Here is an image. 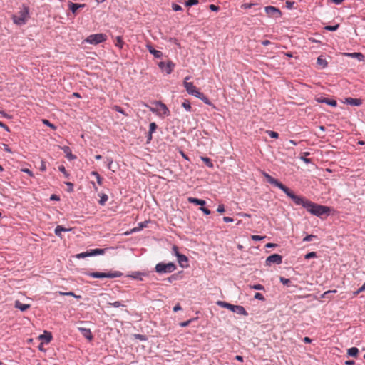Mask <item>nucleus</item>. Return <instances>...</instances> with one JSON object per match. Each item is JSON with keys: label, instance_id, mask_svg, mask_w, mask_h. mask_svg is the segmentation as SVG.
<instances>
[{"label": "nucleus", "instance_id": "f257e3e1", "mask_svg": "<svg viewBox=\"0 0 365 365\" xmlns=\"http://www.w3.org/2000/svg\"><path fill=\"white\" fill-rule=\"evenodd\" d=\"M263 175L268 182L282 190L289 197H290L294 201L297 205H302L304 208H307V204L309 203V200L295 195L289 188L286 187L284 185L272 177L268 173H264Z\"/></svg>", "mask_w": 365, "mask_h": 365}, {"label": "nucleus", "instance_id": "f03ea898", "mask_svg": "<svg viewBox=\"0 0 365 365\" xmlns=\"http://www.w3.org/2000/svg\"><path fill=\"white\" fill-rule=\"evenodd\" d=\"M307 210L310 212L312 215H314L317 217H322V215L328 216L330 214L331 208L327 206L318 205L312 201H309V203L307 204Z\"/></svg>", "mask_w": 365, "mask_h": 365}, {"label": "nucleus", "instance_id": "7ed1b4c3", "mask_svg": "<svg viewBox=\"0 0 365 365\" xmlns=\"http://www.w3.org/2000/svg\"><path fill=\"white\" fill-rule=\"evenodd\" d=\"M29 19V9L28 6H23V8L17 14L12 16L14 23L18 26L24 25Z\"/></svg>", "mask_w": 365, "mask_h": 365}, {"label": "nucleus", "instance_id": "20e7f679", "mask_svg": "<svg viewBox=\"0 0 365 365\" xmlns=\"http://www.w3.org/2000/svg\"><path fill=\"white\" fill-rule=\"evenodd\" d=\"M155 272L159 274L171 273L176 269V265L173 262L158 263L155 267Z\"/></svg>", "mask_w": 365, "mask_h": 365}, {"label": "nucleus", "instance_id": "39448f33", "mask_svg": "<svg viewBox=\"0 0 365 365\" xmlns=\"http://www.w3.org/2000/svg\"><path fill=\"white\" fill-rule=\"evenodd\" d=\"M93 278H115L120 277L123 273L119 271H114L110 272H91L88 274Z\"/></svg>", "mask_w": 365, "mask_h": 365}, {"label": "nucleus", "instance_id": "423d86ee", "mask_svg": "<svg viewBox=\"0 0 365 365\" xmlns=\"http://www.w3.org/2000/svg\"><path fill=\"white\" fill-rule=\"evenodd\" d=\"M107 36L104 34H95L88 36L85 41L92 45H97L106 41Z\"/></svg>", "mask_w": 365, "mask_h": 365}, {"label": "nucleus", "instance_id": "0eeeda50", "mask_svg": "<svg viewBox=\"0 0 365 365\" xmlns=\"http://www.w3.org/2000/svg\"><path fill=\"white\" fill-rule=\"evenodd\" d=\"M188 79H190V77L187 76L183 83L184 87L185 88L187 92L190 95H192V96H194L195 97H196L197 96V94H199L200 91L197 90L196 86H194V84L192 83L187 81V80H188Z\"/></svg>", "mask_w": 365, "mask_h": 365}, {"label": "nucleus", "instance_id": "6e6552de", "mask_svg": "<svg viewBox=\"0 0 365 365\" xmlns=\"http://www.w3.org/2000/svg\"><path fill=\"white\" fill-rule=\"evenodd\" d=\"M267 14L270 17L280 18L282 16V11L277 7L272 6H267L264 9Z\"/></svg>", "mask_w": 365, "mask_h": 365}, {"label": "nucleus", "instance_id": "1a4fd4ad", "mask_svg": "<svg viewBox=\"0 0 365 365\" xmlns=\"http://www.w3.org/2000/svg\"><path fill=\"white\" fill-rule=\"evenodd\" d=\"M158 66L163 71H165L166 74H170L174 69L175 63L171 61H168L166 63L160 61L158 63Z\"/></svg>", "mask_w": 365, "mask_h": 365}, {"label": "nucleus", "instance_id": "9d476101", "mask_svg": "<svg viewBox=\"0 0 365 365\" xmlns=\"http://www.w3.org/2000/svg\"><path fill=\"white\" fill-rule=\"evenodd\" d=\"M155 105L156 110L158 111L160 115H164L166 116L170 115V110L165 104L161 101H156Z\"/></svg>", "mask_w": 365, "mask_h": 365}, {"label": "nucleus", "instance_id": "9b49d317", "mask_svg": "<svg viewBox=\"0 0 365 365\" xmlns=\"http://www.w3.org/2000/svg\"><path fill=\"white\" fill-rule=\"evenodd\" d=\"M282 262V257L278 254H273L269 256L266 259V264L270 265L272 264H280Z\"/></svg>", "mask_w": 365, "mask_h": 365}, {"label": "nucleus", "instance_id": "f8f14e48", "mask_svg": "<svg viewBox=\"0 0 365 365\" xmlns=\"http://www.w3.org/2000/svg\"><path fill=\"white\" fill-rule=\"evenodd\" d=\"M316 101L318 103H326V104L329 105L333 107H336L337 106L336 101H335L334 99H329V98H327L325 97H319V98H316Z\"/></svg>", "mask_w": 365, "mask_h": 365}, {"label": "nucleus", "instance_id": "ddd939ff", "mask_svg": "<svg viewBox=\"0 0 365 365\" xmlns=\"http://www.w3.org/2000/svg\"><path fill=\"white\" fill-rule=\"evenodd\" d=\"M230 311L233 312H236L239 314L243 315V316H247L248 313L245 310V309L242 306L240 305H233L232 306Z\"/></svg>", "mask_w": 365, "mask_h": 365}, {"label": "nucleus", "instance_id": "4468645a", "mask_svg": "<svg viewBox=\"0 0 365 365\" xmlns=\"http://www.w3.org/2000/svg\"><path fill=\"white\" fill-rule=\"evenodd\" d=\"M78 330L81 332L82 335L89 341H91L93 336L89 329L84 327H78Z\"/></svg>", "mask_w": 365, "mask_h": 365}, {"label": "nucleus", "instance_id": "2eb2a0df", "mask_svg": "<svg viewBox=\"0 0 365 365\" xmlns=\"http://www.w3.org/2000/svg\"><path fill=\"white\" fill-rule=\"evenodd\" d=\"M345 102L351 106H359L362 104V100L360 98H346Z\"/></svg>", "mask_w": 365, "mask_h": 365}, {"label": "nucleus", "instance_id": "dca6fc26", "mask_svg": "<svg viewBox=\"0 0 365 365\" xmlns=\"http://www.w3.org/2000/svg\"><path fill=\"white\" fill-rule=\"evenodd\" d=\"M147 48L149 52L153 54L155 58H160L163 56V53L160 51L155 49L152 46L147 45Z\"/></svg>", "mask_w": 365, "mask_h": 365}, {"label": "nucleus", "instance_id": "f3484780", "mask_svg": "<svg viewBox=\"0 0 365 365\" xmlns=\"http://www.w3.org/2000/svg\"><path fill=\"white\" fill-rule=\"evenodd\" d=\"M63 152L66 154V157L69 160H72L76 158V156L73 155L71 153V150L68 146H64L61 148Z\"/></svg>", "mask_w": 365, "mask_h": 365}, {"label": "nucleus", "instance_id": "a211bd4d", "mask_svg": "<svg viewBox=\"0 0 365 365\" xmlns=\"http://www.w3.org/2000/svg\"><path fill=\"white\" fill-rule=\"evenodd\" d=\"M68 6H69L70 10L72 11V13L75 14L76 12V11L79 8L84 7L85 4H76V3H73L71 1H69Z\"/></svg>", "mask_w": 365, "mask_h": 365}, {"label": "nucleus", "instance_id": "6ab92c4d", "mask_svg": "<svg viewBox=\"0 0 365 365\" xmlns=\"http://www.w3.org/2000/svg\"><path fill=\"white\" fill-rule=\"evenodd\" d=\"M15 307L20 309L22 312H24L30 308V304H22L19 301L16 300L15 302Z\"/></svg>", "mask_w": 365, "mask_h": 365}, {"label": "nucleus", "instance_id": "aec40b11", "mask_svg": "<svg viewBox=\"0 0 365 365\" xmlns=\"http://www.w3.org/2000/svg\"><path fill=\"white\" fill-rule=\"evenodd\" d=\"M188 201L190 203L197 205H201V206H204L206 204L205 200H201V199L195 198V197H189Z\"/></svg>", "mask_w": 365, "mask_h": 365}, {"label": "nucleus", "instance_id": "412c9836", "mask_svg": "<svg viewBox=\"0 0 365 365\" xmlns=\"http://www.w3.org/2000/svg\"><path fill=\"white\" fill-rule=\"evenodd\" d=\"M39 339L43 340L46 344L49 343L52 339L51 334L47 331H45L44 334L40 335Z\"/></svg>", "mask_w": 365, "mask_h": 365}, {"label": "nucleus", "instance_id": "4be33fe9", "mask_svg": "<svg viewBox=\"0 0 365 365\" xmlns=\"http://www.w3.org/2000/svg\"><path fill=\"white\" fill-rule=\"evenodd\" d=\"M71 229L70 228H65L63 227V226L61 225H58L56 226V227L55 228V234L57 235V236H59L61 237V232H67V231H70Z\"/></svg>", "mask_w": 365, "mask_h": 365}, {"label": "nucleus", "instance_id": "5701e85b", "mask_svg": "<svg viewBox=\"0 0 365 365\" xmlns=\"http://www.w3.org/2000/svg\"><path fill=\"white\" fill-rule=\"evenodd\" d=\"M196 98L202 100L207 105H212L209 98L203 93L199 92V94H197Z\"/></svg>", "mask_w": 365, "mask_h": 365}, {"label": "nucleus", "instance_id": "b1692460", "mask_svg": "<svg viewBox=\"0 0 365 365\" xmlns=\"http://www.w3.org/2000/svg\"><path fill=\"white\" fill-rule=\"evenodd\" d=\"M317 63L319 66H320L322 68H324L327 66V60L323 58L322 56H319L318 58H317Z\"/></svg>", "mask_w": 365, "mask_h": 365}, {"label": "nucleus", "instance_id": "393cba45", "mask_svg": "<svg viewBox=\"0 0 365 365\" xmlns=\"http://www.w3.org/2000/svg\"><path fill=\"white\" fill-rule=\"evenodd\" d=\"M177 257H178V261L179 264L182 267H184L183 263L187 262V257L184 255L177 253Z\"/></svg>", "mask_w": 365, "mask_h": 365}, {"label": "nucleus", "instance_id": "a878e982", "mask_svg": "<svg viewBox=\"0 0 365 365\" xmlns=\"http://www.w3.org/2000/svg\"><path fill=\"white\" fill-rule=\"evenodd\" d=\"M347 353L350 356L356 357L359 354V349L356 347H351L348 349Z\"/></svg>", "mask_w": 365, "mask_h": 365}, {"label": "nucleus", "instance_id": "bb28decb", "mask_svg": "<svg viewBox=\"0 0 365 365\" xmlns=\"http://www.w3.org/2000/svg\"><path fill=\"white\" fill-rule=\"evenodd\" d=\"M91 256L98 255H103L105 253V250L103 249H93L90 251Z\"/></svg>", "mask_w": 365, "mask_h": 365}, {"label": "nucleus", "instance_id": "cd10ccee", "mask_svg": "<svg viewBox=\"0 0 365 365\" xmlns=\"http://www.w3.org/2000/svg\"><path fill=\"white\" fill-rule=\"evenodd\" d=\"M217 304L221 307H223V308H226V309H228L230 310L232 304L228 303V302H224V301H217Z\"/></svg>", "mask_w": 365, "mask_h": 365}, {"label": "nucleus", "instance_id": "c85d7f7f", "mask_svg": "<svg viewBox=\"0 0 365 365\" xmlns=\"http://www.w3.org/2000/svg\"><path fill=\"white\" fill-rule=\"evenodd\" d=\"M217 304L221 307H223V308H226V309H228L230 310L232 304L228 303V302H224V301H217Z\"/></svg>", "mask_w": 365, "mask_h": 365}, {"label": "nucleus", "instance_id": "c756f323", "mask_svg": "<svg viewBox=\"0 0 365 365\" xmlns=\"http://www.w3.org/2000/svg\"><path fill=\"white\" fill-rule=\"evenodd\" d=\"M91 175L95 176V178H96V180H97V182H98V184L99 185H102V183H103V178L101 177V175L98 174V172H96V171H92V172L91 173Z\"/></svg>", "mask_w": 365, "mask_h": 365}, {"label": "nucleus", "instance_id": "7c9ffc66", "mask_svg": "<svg viewBox=\"0 0 365 365\" xmlns=\"http://www.w3.org/2000/svg\"><path fill=\"white\" fill-rule=\"evenodd\" d=\"M156 128L157 125L155 124V123H150L148 137H152V134L155 130Z\"/></svg>", "mask_w": 365, "mask_h": 365}, {"label": "nucleus", "instance_id": "2f4dec72", "mask_svg": "<svg viewBox=\"0 0 365 365\" xmlns=\"http://www.w3.org/2000/svg\"><path fill=\"white\" fill-rule=\"evenodd\" d=\"M201 160L205 163V164L208 166L209 168L213 167V163L212 160L207 157H201Z\"/></svg>", "mask_w": 365, "mask_h": 365}, {"label": "nucleus", "instance_id": "473e14b6", "mask_svg": "<svg viewBox=\"0 0 365 365\" xmlns=\"http://www.w3.org/2000/svg\"><path fill=\"white\" fill-rule=\"evenodd\" d=\"M182 106L187 110V111H189L190 112L191 111V106H190V103L188 100H185L182 103Z\"/></svg>", "mask_w": 365, "mask_h": 365}, {"label": "nucleus", "instance_id": "72a5a7b5", "mask_svg": "<svg viewBox=\"0 0 365 365\" xmlns=\"http://www.w3.org/2000/svg\"><path fill=\"white\" fill-rule=\"evenodd\" d=\"M124 42L121 36L116 37L115 46L122 48L123 46Z\"/></svg>", "mask_w": 365, "mask_h": 365}, {"label": "nucleus", "instance_id": "f704fd0d", "mask_svg": "<svg viewBox=\"0 0 365 365\" xmlns=\"http://www.w3.org/2000/svg\"><path fill=\"white\" fill-rule=\"evenodd\" d=\"M346 55L349 56L356 57L359 61H361L364 58V55L361 53H346Z\"/></svg>", "mask_w": 365, "mask_h": 365}, {"label": "nucleus", "instance_id": "c9c22d12", "mask_svg": "<svg viewBox=\"0 0 365 365\" xmlns=\"http://www.w3.org/2000/svg\"><path fill=\"white\" fill-rule=\"evenodd\" d=\"M339 27V24H336V25H333V26H326L324 27V29L329 31H335L338 29Z\"/></svg>", "mask_w": 365, "mask_h": 365}, {"label": "nucleus", "instance_id": "e433bc0d", "mask_svg": "<svg viewBox=\"0 0 365 365\" xmlns=\"http://www.w3.org/2000/svg\"><path fill=\"white\" fill-rule=\"evenodd\" d=\"M198 2V0H187L185 4L186 6L190 7L194 5H197Z\"/></svg>", "mask_w": 365, "mask_h": 365}, {"label": "nucleus", "instance_id": "4c0bfd02", "mask_svg": "<svg viewBox=\"0 0 365 365\" xmlns=\"http://www.w3.org/2000/svg\"><path fill=\"white\" fill-rule=\"evenodd\" d=\"M86 257H91V254H90L89 251L81 252L76 255L77 258H84Z\"/></svg>", "mask_w": 365, "mask_h": 365}, {"label": "nucleus", "instance_id": "58836bf2", "mask_svg": "<svg viewBox=\"0 0 365 365\" xmlns=\"http://www.w3.org/2000/svg\"><path fill=\"white\" fill-rule=\"evenodd\" d=\"M108 196L106 194H103L101 196V199L99 200V204L101 205H103L106 203V202L108 200Z\"/></svg>", "mask_w": 365, "mask_h": 365}, {"label": "nucleus", "instance_id": "ea45409f", "mask_svg": "<svg viewBox=\"0 0 365 365\" xmlns=\"http://www.w3.org/2000/svg\"><path fill=\"white\" fill-rule=\"evenodd\" d=\"M59 294L60 295H66V296H72V297H74L76 298H80L81 296H77L73 292H59Z\"/></svg>", "mask_w": 365, "mask_h": 365}, {"label": "nucleus", "instance_id": "a19ab883", "mask_svg": "<svg viewBox=\"0 0 365 365\" xmlns=\"http://www.w3.org/2000/svg\"><path fill=\"white\" fill-rule=\"evenodd\" d=\"M317 257V253L315 252H311L305 255L304 258L306 259H309L311 258H314Z\"/></svg>", "mask_w": 365, "mask_h": 365}, {"label": "nucleus", "instance_id": "79ce46f5", "mask_svg": "<svg viewBox=\"0 0 365 365\" xmlns=\"http://www.w3.org/2000/svg\"><path fill=\"white\" fill-rule=\"evenodd\" d=\"M58 170H59V171H61L65 175L66 178L68 177L69 175L67 173V171H66V168H65V167L63 165H60L58 167Z\"/></svg>", "mask_w": 365, "mask_h": 365}, {"label": "nucleus", "instance_id": "37998d69", "mask_svg": "<svg viewBox=\"0 0 365 365\" xmlns=\"http://www.w3.org/2000/svg\"><path fill=\"white\" fill-rule=\"evenodd\" d=\"M317 237V236L315 235H307L304 239H303V241L304 242H309V241H312L314 239H315Z\"/></svg>", "mask_w": 365, "mask_h": 365}, {"label": "nucleus", "instance_id": "c03bdc74", "mask_svg": "<svg viewBox=\"0 0 365 365\" xmlns=\"http://www.w3.org/2000/svg\"><path fill=\"white\" fill-rule=\"evenodd\" d=\"M250 287H251V289H256V290H263L264 289V286H262V284H259L250 286Z\"/></svg>", "mask_w": 365, "mask_h": 365}, {"label": "nucleus", "instance_id": "a18cd8bd", "mask_svg": "<svg viewBox=\"0 0 365 365\" xmlns=\"http://www.w3.org/2000/svg\"><path fill=\"white\" fill-rule=\"evenodd\" d=\"M172 9L175 11H182V7L180 5L177 4H172Z\"/></svg>", "mask_w": 365, "mask_h": 365}, {"label": "nucleus", "instance_id": "49530a36", "mask_svg": "<svg viewBox=\"0 0 365 365\" xmlns=\"http://www.w3.org/2000/svg\"><path fill=\"white\" fill-rule=\"evenodd\" d=\"M264 238H265V236H260V235H252L251 239L255 241L262 240Z\"/></svg>", "mask_w": 365, "mask_h": 365}, {"label": "nucleus", "instance_id": "de8ad7c7", "mask_svg": "<svg viewBox=\"0 0 365 365\" xmlns=\"http://www.w3.org/2000/svg\"><path fill=\"white\" fill-rule=\"evenodd\" d=\"M255 298L261 301H264L265 299L264 296L259 292L255 293Z\"/></svg>", "mask_w": 365, "mask_h": 365}, {"label": "nucleus", "instance_id": "09e8293b", "mask_svg": "<svg viewBox=\"0 0 365 365\" xmlns=\"http://www.w3.org/2000/svg\"><path fill=\"white\" fill-rule=\"evenodd\" d=\"M109 305L110 306H113L114 307H120L121 306H124L123 304H122L120 302L117 301V302H109L108 303Z\"/></svg>", "mask_w": 365, "mask_h": 365}, {"label": "nucleus", "instance_id": "8fccbe9b", "mask_svg": "<svg viewBox=\"0 0 365 365\" xmlns=\"http://www.w3.org/2000/svg\"><path fill=\"white\" fill-rule=\"evenodd\" d=\"M135 338L137 339H139L140 341H145L146 340V336L145 335H142V334H135L134 335Z\"/></svg>", "mask_w": 365, "mask_h": 365}, {"label": "nucleus", "instance_id": "3c124183", "mask_svg": "<svg viewBox=\"0 0 365 365\" xmlns=\"http://www.w3.org/2000/svg\"><path fill=\"white\" fill-rule=\"evenodd\" d=\"M265 133H267L270 137H279L278 133L274 131L266 130Z\"/></svg>", "mask_w": 365, "mask_h": 365}, {"label": "nucleus", "instance_id": "603ef678", "mask_svg": "<svg viewBox=\"0 0 365 365\" xmlns=\"http://www.w3.org/2000/svg\"><path fill=\"white\" fill-rule=\"evenodd\" d=\"M365 291V283L357 290L356 291L354 294V295H358L359 293Z\"/></svg>", "mask_w": 365, "mask_h": 365}, {"label": "nucleus", "instance_id": "864d4df0", "mask_svg": "<svg viewBox=\"0 0 365 365\" xmlns=\"http://www.w3.org/2000/svg\"><path fill=\"white\" fill-rule=\"evenodd\" d=\"M113 109L115 111L118 112V113H120L122 114H125L123 109L120 106H115L113 107Z\"/></svg>", "mask_w": 365, "mask_h": 365}, {"label": "nucleus", "instance_id": "5fc2aeb1", "mask_svg": "<svg viewBox=\"0 0 365 365\" xmlns=\"http://www.w3.org/2000/svg\"><path fill=\"white\" fill-rule=\"evenodd\" d=\"M191 322H192V319H189L185 322H180V326L182 327H185L188 326Z\"/></svg>", "mask_w": 365, "mask_h": 365}, {"label": "nucleus", "instance_id": "6e6d98bb", "mask_svg": "<svg viewBox=\"0 0 365 365\" xmlns=\"http://www.w3.org/2000/svg\"><path fill=\"white\" fill-rule=\"evenodd\" d=\"M255 4H251V3H245V4H243L242 5V8L243 9H250L251 8L252 6H255Z\"/></svg>", "mask_w": 365, "mask_h": 365}, {"label": "nucleus", "instance_id": "4d7b16f0", "mask_svg": "<svg viewBox=\"0 0 365 365\" xmlns=\"http://www.w3.org/2000/svg\"><path fill=\"white\" fill-rule=\"evenodd\" d=\"M209 8H210V9L211 11H217L220 9H219V7H218L217 6H215V5H214V4H210V5L209 6Z\"/></svg>", "mask_w": 365, "mask_h": 365}, {"label": "nucleus", "instance_id": "13d9d810", "mask_svg": "<svg viewBox=\"0 0 365 365\" xmlns=\"http://www.w3.org/2000/svg\"><path fill=\"white\" fill-rule=\"evenodd\" d=\"M217 211L220 213H222L225 212V207L224 205L221 204L218 206Z\"/></svg>", "mask_w": 365, "mask_h": 365}, {"label": "nucleus", "instance_id": "bf43d9fd", "mask_svg": "<svg viewBox=\"0 0 365 365\" xmlns=\"http://www.w3.org/2000/svg\"><path fill=\"white\" fill-rule=\"evenodd\" d=\"M21 171L22 172H24V173H26L27 174H29L31 177H34V174L28 168H23L21 169Z\"/></svg>", "mask_w": 365, "mask_h": 365}, {"label": "nucleus", "instance_id": "052dcab7", "mask_svg": "<svg viewBox=\"0 0 365 365\" xmlns=\"http://www.w3.org/2000/svg\"><path fill=\"white\" fill-rule=\"evenodd\" d=\"M40 170L41 171H45L46 170V163L43 160H41V162Z\"/></svg>", "mask_w": 365, "mask_h": 365}, {"label": "nucleus", "instance_id": "680f3d73", "mask_svg": "<svg viewBox=\"0 0 365 365\" xmlns=\"http://www.w3.org/2000/svg\"><path fill=\"white\" fill-rule=\"evenodd\" d=\"M280 282L284 284H287L288 283L290 282V280L289 279L280 277Z\"/></svg>", "mask_w": 365, "mask_h": 365}, {"label": "nucleus", "instance_id": "e2e57ef3", "mask_svg": "<svg viewBox=\"0 0 365 365\" xmlns=\"http://www.w3.org/2000/svg\"><path fill=\"white\" fill-rule=\"evenodd\" d=\"M200 210L203 212L204 214L205 215H210V210L206 207H200Z\"/></svg>", "mask_w": 365, "mask_h": 365}, {"label": "nucleus", "instance_id": "0e129e2a", "mask_svg": "<svg viewBox=\"0 0 365 365\" xmlns=\"http://www.w3.org/2000/svg\"><path fill=\"white\" fill-rule=\"evenodd\" d=\"M294 4V2H293V1H287L286 2V6L288 9H292L293 7Z\"/></svg>", "mask_w": 365, "mask_h": 365}, {"label": "nucleus", "instance_id": "69168bd1", "mask_svg": "<svg viewBox=\"0 0 365 365\" xmlns=\"http://www.w3.org/2000/svg\"><path fill=\"white\" fill-rule=\"evenodd\" d=\"M223 220L225 222H233L234 220H233V218L230 217H224Z\"/></svg>", "mask_w": 365, "mask_h": 365}, {"label": "nucleus", "instance_id": "338daca9", "mask_svg": "<svg viewBox=\"0 0 365 365\" xmlns=\"http://www.w3.org/2000/svg\"><path fill=\"white\" fill-rule=\"evenodd\" d=\"M42 121L44 124L47 125L53 128H55L54 125L53 124H51L48 120L44 119Z\"/></svg>", "mask_w": 365, "mask_h": 365}, {"label": "nucleus", "instance_id": "774afa93", "mask_svg": "<svg viewBox=\"0 0 365 365\" xmlns=\"http://www.w3.org/2000/svg\"><path fill=\"white\" fill-rule=\"evenodd\" d=\"M182 309V307L180 305V304H177L174 307H173V311L174 312H178L179 310H181Z\"/></svg>", "mask_w": 365, "mask_h": 365}]
</instances>
